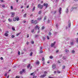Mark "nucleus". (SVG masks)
<instances>
[{
    "instance_id": "f257e3e1",
    "label": "nucleus",
    "mask_w": 78,
    "mask_h": 78,
    "mask_svg": "<svg viewBox=\"0 0 78 78\" xmlns=\"http://www.w3.org/2000/svg\"><path fill=\"white\" fill-rule=\"evenodd\" d=\"M43 6H44V5H41V4H39L38 5V7L39 8H40V9H42Z\"/></svg>"
},
{
    "instance_id": "f03ea898",
    "label": "nucleus",
    "mask_w": 78,
    "mask_h": 78,
    "mask_svg": "<svg viewBox=\"0 0 78 78\" xmlns=\"http://www.w3.org/2000/svg\"><path fill=\"white\" fill-rule=\"evenodd\" d=\"M55 43H56V41H54V43H52L51 45V47H53L55 46Z\"/></svg>"
},
{
    "instance_id": "7ed1b4c3",
    "label": "nucleus",
    "mask_w": 78,
    "mask_h": 78,
    "mask_svg": "<svg viewBox=\"0 0 78 78\" xmlns=\"http://www.w3.org/2000/svg\"><path fill=\"white\" fill-rule=\"evenodd\" d=\"M46 75H47V72H45L44 74H43L42 75H41V77H42H42H45V76H46Z\"/></svg>"
},
{
    "instance_id": "20e7f679",
    "label": "nucleus",
    "mask_w": 78,
    "mask_h": 78,
    "mask_svg": "<svg viewBox=\"0 0 78 78\" xmlns=\"http://www.w3.org/2000/svg\"><path fill=\"white\" fill-rule=\"evenodd\" d=\"M68 27L69 28L70 27V26H71V23H70V20H69L68 21Z\"/></svg>"
},
{
    "instance_id": "39448f33",
    "label": "nucleus",
    "mask_w": 78,
    "mask_h": 78,
    "mask_svg": "<svg viewBox=\"0 0 78 78\" xmlns=\"http://www.w3.org/2000/svg\"><path fill=\"white\" fill-rule=\"evenodd\" d=\"M61 11H62V8H60L59 9V14H61Z\"/></svg>"
},
{
    "instance_id": "423d86ee",
    "label": "nucleus",
    "mask_w": 78,
    "mask_h": 78,
    "mask_svg": "<svg viewBox=\"0 0 78 78\" xmlns=\"http://www.w3.org/2000/svg\"><path fill=\"white\" fill-rule=\"evenodd\" d=\"M43 6H46V8H47L48 7V4H46L44 3L43 4Z\"/></svg>"
},
{
    "instance_id": "0eeeda50",
    "label": "nucleus",
    "mask_w": 78,
    "mask_h": 78,
    "mask_svg": "<svg viewBox=\"0 0 78 78\" xmlns=\"http://www.w3.org/2000/svg\"><path fill=\"white\" fill-rule=\"evenodd\" d=\"M53 69H55L56 68V65L55 64H53L52 66Z\"/></svg>"
},
{
    "instance_id": "6e6552de",
    "label": "nucleus",
    "mask_w": 78,
    "mask_h": 78,
    "mask_svg": "<svg viewBox=\"0 0 78 78\" xmlns=\"http://www.w3.org/2000/svg\"><path fill=\"white\" fill-rule=\"evenodd\" d=\"M12 16L11 17H13L14 16V15H15V13L13 12L11 13Z\"/></svg>"
},
{
    "instance_id": "1a4fd4ad",
    "label": "nucleus",
    "mask_w": 78,
    "mask_h": 78,
    "mask_svg": "<svg viewBox=\"0 0 78 78\" xmlns=\"http://www.w3.org/2000/svg\"><path fill=\"white\" fill-rule=\"evenodd\" d=\"M73 9H76V7H72L71 9H70V11H71V12H72V11H73Z\"/></svg>"
},
{
    "instance_id": "9d476101",
    "label": "nucleus",
    "mask_w": 78,
    "mask_h": 78,
    "mask_svg": "<svg viewBox=\"0 0 78 78\" xmlns=\"http://www.w3.org/2000/svg\"><path fill=\"white\" fill-rule=\"evenodd\" d=\"M35 30H37V29H38L39 30V26L37 25L35 27Z\"/></svg>"
},
{
    "instance_id": "9b49d317",
    "label": "nucleus",
    "mask_w": 78,
    "mask_h": 78,
    "mask_svg": "<svg viewBox=\"0 0 78 78\" xmlns=\"http://www.w3.org/2000/svg\"><path fill=\"white\" fill-rule=\"evenodd\" d=\"M37 23V21L36 20H35L34 21L33 24L34 25H36Z\"/></svg>"
},
{
    "instance_id": "f8f14e48",
    "label": "nucleus",
    "mask_w": 78,
    "mask_h": 78,
    "mask_svg": "<svg viewBox=\"0 0 78 78\" xmlns=\"http://www.w3.org/2000/svg\"><path fill=\"white\" fill-rule=\"evenodd\" d=\"M17 19V18L16 17H14L13 18V21H16Z\"/></svg>"
},
{
    "instance_id": "ddd939ff",
    "label": "nucleus",
    "mask_w": 78,
    "mask_h": 78,
    "mask_svg": "<svg viewBox=\"0 0 78 78\" xmlns=\"http://www.w3.org/2000/svg\"><path fill=\"white\" fill-rule=\"evenodd\" d=\"M35 74H36V73H35V72H34L30 73V75H35Z\"/></svg>"
},
{
    "instance_id": "4468645a",
    "label": "nucleus",
    "mask_w": 78,
    "mask_h": 78,
    "mask_svg": "<svg viewBox=\"0 0 78 78\" xmlns=\"http://www.w3.org/2000/svg\"><path fill=\"white\" fill-rule=\"evenodd\" d=\"M36 63L37 65H39V62L38 61H37L36 62Z\"/></svg>"
},
{
    "instance_id": "2eb2a0df",
    "label": "nucleus",
    "mask_w": 78,
    "mask_h": 78,
    "mask_svg": "<svg viewBox=\"0 0 78 78\" xmlns=\"http://www.w3.org/2000/svg\"><path fill=\"white\" fill-rule=\"evenodd\" d=\"M5 36L8 37V34L6 33H5Z\"/></svg>"
},
{
    "instance_id": "dca6fc26",
    "label": "nucleus",
    "mask_w": 78,
    "mask_h": 78,
    "mask_svg": "<svg viewBox=\"0 0 78 78\" xmlns=\"http://www.w3.org/2000/svg\"><path fill=\"white\" fill-rule=\"evenodd\" d=\"M68 12H69V9H68V8H67L66 10V13H68Z\"/></svg>"
},
{
    "instance_id": "f3484780",
    "label": "nucleus",
    "mask_w": 78,
    "mask_h": 78,
    "mask_svg": "<svg viewBox=\"0 0 78 78\" xmlns=\"http://www.w3.org/2000/svg\"><path fill=\"white\" fill-rule=\"evenodd\" d=\"M65 51L66 53H68V52H69V50L66 49V50H65Z\"/></svg>"
},
{
    "instance_id": "a211bd4d",
    "label": "nucleus",
    "mask_w": 78,
    "mask_h": 78,
    "mask_svg": "<svg viewBox=\"0 0 78 78\" xmlns=\"http://www.w3.org/2000/svg\"><path fill=\"white\" fill-rule=\"evenodd\" d=\"M26 16H27V13H25V14L23 16L24 17H26Z\"/></svg>"
},
{
    "instance_id": "6ab92c4d",
    "label": "nucleus",
    "mask_w": 78,
    "mask_h": 78,
    "mask_svg": "<svg viewBox=\"0 0 78 78\" xmlns=\"http://www.w3.org/2000/svg\"><path fill=\"white\" fill-rule=\"evenodd\" d=\"M35 10V7H34L32 9V11H34Z\"/></svg>"
},
{
    "instance_id": "aec40b11",
    "label": "nucleus",
    "mask_w": 78,
    "mask_h": 78,
    "mask_svg": "<svg viewBox=\"0 0 78 78\" xmlns=\"http://www.w3.org/2000/svg\"><path fill=\"white\" fill-rule=\"evenodd\" d=\"M62 69H65V68H66V66L64 65V66H62Z\"/></svg>"
},
{
    "instance_id": "412c9836",
    "label": "nucleus",
    "mask_w": 78,
    "mask_h": 78,
    "mask_svg": "<svg viewBox=\"0 0 78 78\" xmlns=\"http://www.w3.org/2000/svg\"><path fill=\"white\" fill-rule=\"evenodd\" d=\"M47 19V16H45L44 18V20H45Z\"/></svg>"
},
{
    "instance_id": "4be33fe9",
    "label": "nucleus",
    "mask_w": 78,
    "mask_h": 78,
    "mask_svg": "<svg viewBox=\"0 0 78 78\" xmlns=\"http://www.w3.org/2000/svg\"><path fill=\"white\" fill-rule=\"evenodd\" d=\"M33 55V52H31L30 53V56H31Z\"/></svg>"
},
{
    "instance_id": "5701e85b",
    "label": "nucleus",
    "mask_w": 78,
    "mask_h": 78,
    "mask_svg": "<svg viewBox=\"0 0 78 78\" xmlns=\"http://www.w3.org/2000/svg\"><path fill=\"white\" fill-rule=\"evenodd\" d=\"M30 66H31V65L30 64H29L27 66V67L28 69L30 67Z\"/></svg>"
},
{
    "instance_id": "b1692460",
    "label": "nucleus",
    "mask_w": 78,
    "mask_h": 78,
    "mask_svg": "<svg viewBox=\"0 0 78 78\" xmlns=\"http://www.w3.org/2000/svg\"><path fill=\"white\" fill-rule=\"evenodd\" d=\"M8 20H9V22H12V20H11L10 19H8Z\"/></svg>"
},
{
    "instance_id": "393cba45",
    "label": "nucleus",
    "mask_w": 78,
    "mask_h": 78,
    "mask_svg": "<svg viewBox=\"0 0 78 78\" xmlns=\"http://www.w3.org/2000/svg\"><path fill=\"white\" fill-rule=\"evenodd\" d=\"M21 34V32H20V33L17 34L16 36H18V35H19V34Z\"/></svg>"
},
{
    "instance_id": "a878e982",
    "label": "nucleus",
    "mask_w": 78,
    "mask_h": 78,
    "mask_svg": "<svg viewBox=\"0 0 78 78\" xmlns=\"http://www.w3.org/2000/svg\"><path fill=\"white\" fill-rule=\"evenodd\" d=\"M41 18H38L37 19V20H41Z\"/></svg>"
},
{
    "instance_id": "bb28decb",
    "label": "nucleus",
    "mask_w": 78,
    "mask_h": 78,
    "mask_svg": "<svg viewBox=\"0 0 78 78\" xmlns=\"http://www.w3.org/2000/svg\"><path fill=\"white\" fill-rule=\"evenodd\" d=\"M71 53H75V51H74V50L72 51H71Z\"/></svg>"
},
{
    "instance_id": "cd10ccee",
    "label": "nucleus",
    "mask_w": 78,
    "mask_h": 78,
    "mask_svg": "<svg viewBox=\"0 0 78 78\" xmlns=\"http://www.w3.org/2000/svg\"><path fill=\"white\" fill-rule=\"evenodd\" d=\"M23 72L24 73H25V70L24 69H23Z\"/></svg>"
},
{
    "instance_id": "c85d7f7f",
    "label": "nucleus",
    "mask_w": 78,
    "mask_h": 78,
    "mask_svg": "<svg viewBox=\"0 0 78 78\" xmlns=\"http://www.w3.org/2000/svg\"><path fill=\"white\" fill-rule=\"evenodd\" d=\"M41 11L39 12V14H41V13H42V12H41Z\"/></svg>"
},
{
    "instance_id": "c756f323",
    "label": "nucleus",
    "mask_w": 78,
    "mask_h": 78,
    "mask_svg": "<svg viewBox=\"0 0 78 78\" xmlns=\"http://www.w3.org/2000/svg\"><path fill=\"white\" fill-rule=\"evenodd\" d=\"M57 73H61V71H57Z\"/></svg>"
},
{
    "instance_id": "7c9ffc66",
    "label": "nucleus",
    "mask_w": 78,
    "mask_h": 78,
    "mask_svg": "<svg viewBox=\"0 0 78 78\" xmlns=\"http://www.w3.org/2000/svg\"><path fill=\"white\" fill-rule=\"evenodd\" d=\"M34 20H32L31 21V23H34Z\"/></svg>"
},
{
    "instance_id": "2f4dec72",
    "label": "nucleus",
    "mask_w": 78,
    "mask_h": 78,
    "mask_svg": "<svg viewBox=\"0 0 78 78\" xmlns=\"http://www.w3.org/2000/svg\"><path fill=\"white\" fill-rule=\"evenodd\" d=\"M44 60H45V59H44V58H42V61H44Z\"/></svg>"
},
{
    "instance_id": "473e14b6",
    "label": "nucleus",
    "mask_w": 78,
    "mask_h": 78,
    "mask_svg": "<svg viewBox=\"0 0 78 78\" xmlns=\"http://www.w3.org/2000/svg\"><path fill=\"white\" fill-rule=\"evenodd\" d=\"M12 30L13 31H14L15 30V28L14 27H12Z\"/></svg>"
},
{
    "instance_id": "72a5a7b5",
    "label": "nucleus",
    "mask_w": 78,
    "mask_h": 78,
    "mask_svg": "<svg viewBox=\"0 0 78 78\" xmlns=\"http://www.w3.org/2000/svg\"><path fill=\"white\" fill-rule=\"evenodd\" d=\"M19 18H18L17 19H16V20L17 21H19Z\"/></svg>"
},
{
    "instance_id": "f704fd0d",
    "label": "nucleus",
    "mask_w": 78,
    "mask_h": 78,
    "mask_svg": "<svg viewBox=\"0 0 78 78\" xmlns=\"http://www.w3.org/2000/svg\"><path fill=\"white\" fill-rule=\"evenodd\" d=\"M18 54L19 55H20V51H18Z\"/></svg>"
},
{
    "instance_id": "c9c22d12",
    "label": "nucleus",
    "mask_w": 78,
    "mask_h": 78,
    "mask_svg": "<svg viewBox=\"0 0 78 78\" xmlns=\"http://www.w3.org/2000/svg\"><path fill=\"white\" fill-rule=\"evenodd\" d=\"M34 41H32L31 43V44H34Z\"/></svg>"
},
{
    "instance_id": "e433bc0d",
    "label": "nucleus",
    "mask_w": 78,
    "mask_h": 78,
    "mask_svg": "<svg viewBox=\"0 0 78 78\" xmlns=\"http://www.w3.org/2000/svg\"><path fill=\"white\" fill-rule=\"evenodd\" d=\"M49 58L50 59H52V58H53V57H52V56H50Z\"/></svg>"
},
{
    "instance_id": "4c0bfd02",
    "label": "nucleus",
    "mask_w": 78,
    "mask_h": 78,
    "mask_svg": "<svg viewBox=\"0 0 78 78\" xmlns=\"http://www.w3.org/2000/svg\"><path fill=\"white\" fill-rule=\"evenodd\" d=\"M76 40L77 42H78V38H76Z\"/></svg>"
},
{
    "instance_id": "58836bf2",
    "label": "nucleus",
    "mask_w": 78,
    "mask_h": 78,
    "mask_svg": "<svg viewBox=\"0 0 78 78\" xmlns=\"http://www.w3.org/2000/svg\"><path fill=\"white\" fill-rule=\"evenodd\" d=\"M36 77H37V76H34L33 78H36Z\"/></svg>"
},
{
    "instance_id": "ea45409f",
    "label": "nucleus",
    "mask_w": 78,
    "mask_h": 78,
    "mask_svg": "<svg viewBox=\"0 0 78 78\" xmlns=\"http://www.w3.org/2000/svg\"><path fill=\"white\" fill-rule=\"evenodd\" d=\"M42 52H43V51H42L41 50L40 52V53H42Z\"/></svg>"
},
{
    "instance_id": "a19ab883",
    "label": "nucleus",
    "mask_w": 78,
    "mask_h": 78,
    "mask_svg": "<svg viewBox=\"0 0 78 78\" xmlns=\"http://www.w3.org/2000/svg\"><path fill=\"white\" fill-rule=\"evenodd\" d=\"M45 28V27H43L42 28V30H44V29Z\"/></svg>"
},
{
    "instance_id": "79ce46f5",
    "label": "nucleus",
    "mask_w": 78,
    "mask_h": 78,
    "mask_svg": "<svg viewBox=\"0 0 78 78\" xmlns=\"http://www.w3.org/2000/svg\"><path fill=\"white\" fill-rule=\"evenodd\" d=\"M47 39H48V40H49V39H50V38H49V37L48 36H47Z\"/></svg>"
},
{
    "instance_id": "37998d69",
    "label": "nucleus",
    "mask_w": 78,
    "mask_h": 78,
    "mask_svg": "<svg viewBox=\"0 0 78 78\" xmlns=\"http://www.w3.org/2000/svg\"><path fill=\"white\" fill-rule=\"evenodd\" d=\"M2 6L3 8H5V5H2Z\"/></svg>"
},
{
    "instance_id": "c03bdc74",
    "label": "nucleus",
    "mask_w": 78,
    "mask_h": 78,
    "mask_svg": "<svg viewBox=\"0 0 78 78\" xmlns=\"http://www.w3.org/2000/svg\"><path fill=\"white\" fill-rule=\"evenodd\" d=\"M11 9H13V7H12V6H11Z\"/></svg>"
},
{
    "instance_id": "a18cd8bd",
    "label": "nucleus",
    "mask_w": 78,
    "mask_h": 78,
    "mask_svg": "<svg viewBox=\"0 0 78 78\" xmlns=\"http://www.w3.org/2000/svg\"><path fill=\"white\" fill-rule=\"evenodd\" d=\"M49 35H51V32H49Z\"/></svg>"
},
{
    "instance_id": "49530a36",
    "label": "nucleus",
    "mask_w": 78,
    "mask_h": 78,
    "mask_svg": "<svg viewBox=\"0 0 78 78\" xmlns=\"http://www.w3.org/2000/svg\"><path fill=\"white\" fill-rule=\"evenodd\" d=\"M62 54H61L59 55V57H62Z\"/></svg>"
},
{
    "instance_id": "de8ad7c7",
    "label": "nucleus",
    "mask_w": 78,
    "mask_h": 78,
    "mask_svg": "<svg viewBox=\"0 0 78 78\" xmlns=\"http://www.w3.org/2000/svg\"><path fill=\"white\" fill-rule=\"evenodd\" d=\"M27 45H28V44H29V42L28 41H27Z\"/></svg>"
},
{
    "instance_id": "09e8293b",
    "label": "nucleus",
    "mask_w": 78,
    "mask_h": 78,
    "mask_svg": "<svg viewBox=\"0 0 78 78\" xmlns=\"http://www.w3.org/2000/svg\"><path fill=\"white\" fill-rule=\"evenodd\" d=\"M56 12V11H54V14H55Z\"/></svg>"
},
{
    "instance_id": "8fccbe9b",
    "label": "nucleus",
    "mask_w": 78,
    "mask_h": 78,
    "mask_svg": "<svg viewBox=\"0 0 78 78\" xmlns=\"http://www.w3.org/2000/svg\"><path fill=\"white\" fill-rule=\"evenodd\" d=\"M22 73H23V71H21L20 72V73L21 74H22Z\"/></svg>"
},
{
    "instance_id": "3c124183",
    "label": "nucleus",
    "mask_w": 78,
    "mask_h": 78,
    "mask_svg": "<svg viewBox=\"0 0 78 78\" xmlns=\"http://www.w3.org/2000/svg\"><path fill=\"white\" fill-rule=\"evenodd\" d=\"M23 8V5H22L21 6V8Z\"/></svg>"
},
{
    "instance_id": "603ef678",
    "label": "nucleus",
    "mask_w": 78,
    "mask_h": 78,
    "mask_svg": "<svg viewBox=\"0 0 78 78\" xmlns=\"http://www.w3.org/2000/svg\"><path fill=\"white\" fill-rule=\"evenodd\" d=\"M5 76H7V74L6 73L5 74Z\"/></svg>"
},
{
    "instance_id": "864d4df0",
    "label": "nucleus",
    "mask_w": 78,
    "mask_h": 78,
    "mask_svg": "<svg viewBox=\"0 0 78 78\" xmlns=\"http://www.w3.org/2000/svg\"><path fill=\"white\" fill-rule=\"evenodd\" d=\"M1 60H3V57H1Z\"/></svg>"
},
{
    "instance_id": "5fc2aeb1",
    "label": "nucleus",
    "mask_w": 78,
    "mask_h": 78,
    "mask_svg": "<svg viewBox=\"0 0 78 78\" xmlns=\"http://www.w3.org/2000/svg\"><path fill=\"white\" fill-rule=\"evenodd\" d=\"M62 58L63 59H66V58L65 57H63Z\"/></svg>"
},
{
    "instance_id": "6e6d98bb",
    "label": "nucleus",
    "mask_w": 78,
    "mask_h": 78,
    "mask_svg": "<svg viewBox=\"0 0 78 78\" xmlns=\"http://www.w3.org/2000/svg\"><path fill=\"white\" fill-rule=\"evenodd\" d=\"M12 38H13V37H14V35H12Z\"/></svg>"
},
{
    "instance_id": "4d7b16f0",
    "label": "nucleus",
    "mask_w": 78,
    "mask_h": 78,
    "mask_svg": "<svg viewBox=\"0 0 78 78\" xmlns=\"http://www.w3.org/2000/svg\"><path fill=\"white\" fill-rule=\"evenodd\" d=\"M42 47H41L40 48V50H42Z\"/></svg>"
},
{
    "instance_id": "13d9d810",
    "label": "nucleus",
    "mask_w": 78,
    "mask_h": 78,
    "mask_svg": "<svg viewBox=\"0 0 78 78\" xmlns=\"http://www.w3.org/2000/svg\"><path fill=\"white\" fill-rule=\"evenodd\" d=\"M43 39L44 41V40L45 39V37H43Z\"/></svg>"
},
{
    "instance_id": "bf43d9fd",
    "label": "nucleus",
    "mask_w": 78,
    "mask_h": 78,
    "mask_svg": "<svg viewBox=\"0 0 78 78\" xmlns=\"http://www.w3.org/2000/svg\"><path fill=\"white\" fill-rule=\"evenodd\" d=\"M34 30H32V33H33V32H34Z\"/></svg>"
},
{
    "instance_id": "052dcab7",
    "label": "nucleus",
    "mask_w": 78,
    "mask_h": 78,
    "mask_svg": "<svg viewBox=\"0 0 78 78\" xmlns=\"http://www.w3.org/2000/svg\"><path fill=\"white\" fill-rule=\"evenodd\" d=\"M1 2H3L4 1H3V0H1Z\"/></svg>"
},
{
    "instance_id": "680f3d73",
    "label": "nucleus",
    "mask_w": 78,
    "mask_h": 78,
    "mask_svg": "<svg viewBox=\"0 0 78 78\" xmlns=\"http://www.w3.org/2000/svg\"><path fill=\"white\" fill-rule=\"evenodd\" d=\"M58 63H61V62H60V61L59 60H58Z\"/></svg>"
},
{
    "instance_id": "e2e57ef3",
    "label": "nucleus",
    "mask_w": 78,
    "mask_h": 78,
    "mask_svg": "<svg viewBox=\"0 0 78 78\" xmlns=\"http://www.w3.org/2000/svg\"><path fill=\"white\" fill-rule=\"evenodd\" d=\"M16 78H19V76H16Z\"/></svg>"
},
{
    "instance_id": "0e129e2a",
    "label": "nucleus",
    "mask_w": 78,
    "mask_h": 78,
    "mask_svg": "<svg viewBox=\"0 0 78 78\" xmlns=\"http://www.w3.org/2000/svg\"><path fill=\"white\" fill-rule=\"evenodd\" d=\"M71 45H73V42H72L71 43Z\"/></svg>"
},
{
    "instance_id": "69168bd1",
    "label": "nucleus",
    "mask_w": 78,
    "mask_h": 78,
    "mask_svg": "<svg viewBox=\"0 0 78 78\" xmlns=\"http://www.w3.org/2000/svg\"><path fill=\"white\" fill-rule=\"evenodd\" d=\"M9 32H8V31H6L5 33H8Z\"/></svg>"
},
{
    "instance_id": "338daca9",
    "label": "nucleus",
    "mask_w": 78,
    "mask_h": 78,
    "mask_svg": "<svg viewBox=\"0 0 78 78\" xmlns=\"http://www.w3.org/2000/svg\"><path fill=\"white\" fill-rule=\"evenodd\" d=\"M26 22H27V21H23L24 23H26Z\"/></svg>"
},
{
    "instance_id": "774afa93",
    "label": "nucleus",
    "mask_w": 78,
    "mask_h": 78,
    "mask_svg": "<svg viewBox=\"0 0 78 78\" xmlns=\"http://www.w3.org/2000/svg\"><path fill=\"white\" fill-rule=\"evenodd\" d=\"M32 68V67L30 66V69H31Z\"/></svg>"
}]
</instances>
